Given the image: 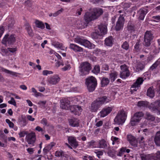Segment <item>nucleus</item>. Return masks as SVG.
Listing matches in <instances>:
<instances>
[{
  "instance_id": "f704fd0d",
  "label": "nucleus",
  "mask_w": 160,
  "mask_h": 160,
  "mask_svg": "<svg viewBox=\"0 0 160 160\" xmlns=\"http://www.w3.org/2000/svg\"><path fill=\"white\" fill-rule=\"evenodd\" d=\"M82 45L89 48H92L91 43L87 40H83Z\"/></svg>"
},
{
  "instance_id": "680f3d73",
  "label": "nucleus",
  "mask_w": 160,
  "mask_h": 160,
  "mask_svg": "<svg viewBox=\"0 0 160 160\" xmlns=\"http://www.w3.org/2000/svg\"><path fill=\"white\" fill-rule=\"evenodd\" d=\"M156 158L158 160H160V151H157L155 153Z\"/></svg>"
},
{
  "instance_id": "423d86ee",
  "label": "nucleus",
  "mask_w": 160,
  "mask_h": 160,
  "mask_svg": "<svg viewBox=\"0 0 160 160\" xmlns=\"http://www.w3.org/2000/svg\"><path fill=\"white\" fill-rule=\"evenodd\" d=\"M16 36L14 34L9 35L8 34L6 35L2 41V43L5 46L7 44L12 45L15 43L16 41Z\"/></svg>"
},
{
  "instance_id": "13d9d810",
  "label": "nucleus",
  "mask_w": 160,
  "mask_h": 160,
  "mask_svg": "<svg viewBox=\"0 0 160 160\" xmlns=\"http://www.w3.org/2000/svg\"><path fill=\"white\" fill-rule=\"evenodd\" d=\"M71 68L70 64H68L65 66L63 68H62V69L63 71H66L70 69Z\"/></svg>"
},
{
  "instance_id": "c9c22d12",
  "label": "nucleus",
  "mask_w": 160,
  "mask_h": 160,
  "mask_svg": "<svg viewBox=\"0 0 160 160\" xmlns=\"http://www.w3.org/2000/svg\"><path fill=\"white\" fill-rule=\"evenodd\" d=\"M160 68V58L158 59L150 68V69L153 70L156 68L158 66Z\"/></svg>"
},
{
  "instance_id": "58836bf2",
  "label": "nucleus",
  "mask_w": 160,
  "mask_h": 160,
  "mask_svg": "<svg viewBox=\"0 0 160 160\" xmlns=\"http://www.w3.org/2000/svg\"><path fill=\"white\" fill-rule=\"evenodd\" d=\"M53 146L49 144L45 147L43 149V152L44 154L47 153L52 148Z\"/></svg>"
},
{
  "instance_id": "5701e85b",
  "label": "nucleus",
  "mask_w": 160,
  "mask_h": 160,
  "mask_svg": "<svg viewBox=\"0 0 160 160\" xmlns=\"http://www.w3.org/2000/svg\"><path fill=\"white\" fill-rule=\"evenodd\" d=\"M127 28L128 31L130 32H134L135 30L134 23L132 21H129L128 23Z\"/></svg>"
},
{
  "instance_id": "4468645a",
  "label": "nucleus",
  "mask_w": 160,
  "mask_h": 160,
  "mask_svg": "<svg viewBox=\"0 0 160 160\" xmlns=\"http://www.w3.org/2000/svg\"><path fill=\"white\" fill-rule=\"evenodd\" d=\"M112 107H105L99 112V115L101 117L104 118L109 114L112 112Z\"/></svg>"
},
{
  "instance_id": "6ab92c4d",
  "label": "nucleus",
  "mask_w": 160,
  "mask_h": 160,
  "mask_svg": "<svg viewBox=\"0 0 160 160\" xmlns=\"http://www.w3.org/2000/svg\"><path fill=\"white\" fill-rule=\"evenodd\" d=\"M61 104V107L63 109L68 110L70 107V101L67 99H64L60 101Z\"/></svg>"
},
{
  "instance_id": "09e8293b",
  "label": "nucleus",
  "mask_w": 160,
  "mask_h": 160,
  "mask_svg": "<svg viewBox=\"0 0 160 160\" xmlns=\"http://www.w3.org/2000/svg\"><path fill=\"white\" fill-rule=\"evenodd\" d=\"M63 11V9L61 8L60 10L55 12V13H53V16L54 17H56L59 14H61Z\"/></svg>"
},
{
  "instance_id": "69168bd1",
  "label": "nucleus",
  "mask_w": 160,
  "mask_h": 160,
  "mask_svg": "<svg viewBox=\"0 0 160 160\" xmlns=\"http://www.w3.org/2000/svg\"><path fill=\"white\" fill-rule=\"evenodd\" d=\"M25 28L26 29V30L30 29L31 28V27L29 24V23L28 22H26L25 24Z\"/></svg>"
},
{
  "instance_id": "e2e57ef3",
  "label": "nucleus",
  "mask_w": 160,
  "mask_h": 160,
  "mask_svg": "<svg viewBox=\"0 0 160 160\" xmlns=\"http://www.w3.org/2000/svg\"><path fill=\"white\" fill-rule=\"evenodd\" d=\"M27 117L28 119L31 121H33L34 120L35 118L32 117V116L30 115H27Z\"/></svg>"
},
{
  "instance_id": "f03ea898",
  "label": "nucleus",
  "mask_w": 160,
  "mask_h": 160,
  "mask_svg": "<svg viewBox=\"0 0 160 160\" xmlns=\"http://www.w3.org/2000/svg\"><path fill=\"white\" fill-rule=\"evenodd\" d=\"M109 101L106 96L96 99L91 103L89 108L90 111L92 112H97L102 104L108 102Z\"/></svg>"
},
{
  "instance_id": "de8ad7c7",
  "label": "nucleus",
  "mask_w": 160,
  "mask_h": 160,
  "mask_svg": "<svg viewBox=\"0 0 160 160\" xmlns=\"http://www.w3.org/2000/svg\"><path fill=\"white\" fill-rule=\"evenodd\" d=\"M144 68V65L142 63H139L137 65L136 69L138 71L142 70Z\"/></svg>"
},
{
  "instance_id": "f8f14e48",
  "label": "nucleus",
  "mask_w": 160,
  "mask_h": 160,
  "mask_svg": "<svg viewBox=\"0 0 160 160\" xmlns=\"http://www.w3.org/2000/svg\"><path fill=\"white\" fill-rule=\"evenodd\" d=\"M125 19L123 15H121L116 22L115 29L117 31H119L123 28Z\"/></svg>"
},
{
  "instance_id": "c756f323",
  "label": "nucleus",
  "mask_w": 160,
  "mask_h": 160,
  "mask_svg": "<svg viewBox=\"0 0 160 160\" xmlns=\"http://www.w3.org/2000/svg\"><path fill=\"white\" fill-rule=\"evenodd\" d=\"M113 38L112 36H110L105 39V43L107 46H111L113 44Z\"/></svg>"
},
{
  "instance_id": "774afa93",
  "label": "nucleus",
  "mask_w": 160,
  "mask_h": 160,
  "mask_svg": "<svg viewBox=\"0 0 160 160\" xmlns=\"http://www.w3.org/2000/svg\"><path fill=\"white\" fill-rule=\"evenodd\" d=\"M152 18L156 20L157 22L160 21V16H153Z\"/></svg>"
},
{
  "instance_id": "338daca9",
  "label": "nucleus",
  "mask_w": 160,
  "mask_h": 160,
  "mask_svg": "<svg viewBox=\"0 0 160 160\" xmlns=\"http://www.w3.org/2000/svg\"><path fill=\"white\" fill-rule=\"evenodd\" d=\"M102 68L105 70H108L109 69V67L107 64H104L102 65Z\"/></svg>"
},
{
  "instance_id": "473e14b6",
  "label": "nucleus",
  "mask_w": 160,
  "mask_h": 160,
  "mask_svg": "<svg viewBox=\"0 0 160 160\" xmlns=\"http://www.w3.org/2000/svg\"><path fill=\"white\" fill-rule=\"evenodd\" d=\"M55 155L57 157L61 156L62 157L68 158V155L65 154L64 152L62 151H57L56 152Z\"/></svg>"
},
{
  "instance_id": "7ed1b4c3",
  "label": "nucleus",
  "mask_w": 160,
  "mask_h": 160,
  "mask_svg": "<svg viewBox=\"0 0 160 160\" xmlns=\"http://www.w3.org/2000/svg\"><path fill=\"white\" fill-rule=\"evenodd\" d=\"M85 84L88 92H92L95 90L97 86V81L95 77L91 76L86 79Z\"/></svg>"
},
{
  "instance_id": "5fc2aeb1",
  "label": "nucleus",
  "mask_w": 160,
  "mask_h": 160,
  "mask_svg": "<svg viewBox=\"0 0 160 160\" xmlns=\"http://www.w3.org/2000/svg\"><path fill=\"white\" fill-rule=\"evenodd\" d=\"M138 105L140 107H145L146 105V103L144 101H139L138 102Z\"/></svg>"
},
{
  "instance_id": "6e6552de",
  "label": "nucleus",
  "mask_w": 160,
  "mask_h": 160,
  "mask_svg": "<svg viewBox=\"0 0 160 160\" xmlns=\"http://www.w3.org/2000/svg\"><path fill=\"white\" fill-rule=\"evenodd\" d=\"M144 80L143 78L141 77L138 78L135 82L131 86V89L130 92L131 94L137 91L138 89V88L140 87V85L142 84Z\"/></svg>"
},
{
  "instance_id": "a18cd8bd",
  "label": "nucleus",
  "mask_w": 160,
  "mask_h": 160,
  "mask_svg": "<svg viewBox=\"0 0 160 160\" xmlns=\"http://www.w3.org/2000/svg\"><path fill=\"white\" fill-rule=\"evenodd\" d=\"M28 133L27 132L23 131H20L18 133V135H19V138H21L22 137H24L25 135H27V134H28Z\"/></svg>"
},
{
  "instance_id": "b1692460",
  "label": "nucleus",
  "mask_w": 160,
  "mask_h": 160,
  "mask_svg": "<svg viewBox=\"0 0 160 160\" xmlns=\"http://www.w3.org/2000/svg\"><path fill=\"white\" fill-rule=\"evenodd\" d=\"M148 12V10L146 9H140L138 13L139 15L138 19L141 20H143L145 16Z\"/></svg>"
},
{
  "instance_id": "20e7f679",
  "label": "nucleus",
  "mask_w": 160,
  "mask_h": 160,
  "mask_svg": "<svg viewBox=\"0 0 160 160\" xmlns=\"http://www.w3.org/2000/svg\"><path fill=\"white\" fill-rule=\"evenodd\" d=\"M91 68L90 64L88 62H86L81 63L79 67L80 75L83 77L88 74Z\"/></svg>"
},
{
  "instance_id": "a878e982",
  "label": "nucleus",
  "mask_w": 160,
  "mask_h": 160,
  "mask_svg": "<svg viewBox=\"0 0 160 160\" xmlns=\"http://www.w3.org/2000/svg\"><path fill=\"white\" fill-rule=\"evenodd\" d=\"M69 125L72 127H78L79 126V120L77 119L72 118L69 120Z\"/></svg>"
},
{
  "instance_id": "aec40b11",
  "label": "nucleus",
  "mask_w": 160,
  "mask_h": 160,
  "mask_svg": "<svg viewBox=\"0 0 160 160\" xmlns=\"http://www.w3.org/2000/svg\"><path fill=\"white\" fill-rule=\"evenodd\" d=\"M153 141L156 146L160 147V131L156 133L154 137Z\"/></svg>"
},
{
  "instance_id": "864d4df0",
  "label": "nucleus",
  "mask_w": 160,
  "mask_h": 160,
  "mask_svg": "<svg viewBox=\"0 0 160 160\" xmlns=\"http://www.w3.org/2000/svg\"><path fill=\"white\" fill-rule=\"evenodd\" d=\"M8 102L11 104H12L14 106H16V102L13 98H11V100L10 101H9Z\"/></svg>"
},
{
  "instance_id": "4be33fe9",
  "label": "nucleus",
  "mask_w": 160,
  "mask_h": 160,
  "mask_svg": "<svg viewBox=\"0 0 160 160\" xmlns=\"http://www.w3.org/2000/svg\"><path fill=\"white\" fill-rule=\"evenodd\" d=\"M98 146L100 148L106 149L108 147V142L104 139H101L98 141Z\"/></svg>"
},
{
  "instance_id": "c03bdc74",
  "label": "nucleus",
  "mask_w": 160,
  "mask_h": 160,
  "mask_svg": "<svg viewBox=\"0 0 160 160\" xmlns=\"http://www.w3.org/2000/svg\"><path fill=\"white\" fill-rule=\"evenodd\" d=\"M122 47L123 49L128 50L129 48V45L127 41H125L122 44Z\"/></svg>"
},
{
  "instance_id": "bb28decb",
  "label": "nucleus",
  "mask_w": 160,
  "mask_h": 160,
  "mask_svg": "<svg viewBox=\"0 0 160 160\" xmlns=\"http://www.w3.org/2000/svg\"><path fill=\"white\" fill-rule=\"evenodd\" d=\"M154 91L152 87H150L147 90V95L149 97L152 98L154 96Z\"/></svg>"
},
{
  "instance_id": "bf43d9fd",
  "label": "nucleus",
  "mask_w": 160,
  "mask_h": 160,
  "mask_svg": "<svg viewBox=\"0 0 160 160\" xmlns=\"http://www.w3.org/2000/svg\"><path fill=\"white\" fill-rule=\"evenodd\" d=\"M41 123L45 126H47L48 124V121L46 118H43L41 121Z\"/></svg>"
},
{
  "instance_id": "412c9836",
  "label": "nucleus",
  "mask_w": 160,
  "mask_h": 160,
  "mask_svg": "<svg viewBox=\"0 0 160 160\" xmlns=\"http://www.w3.org/2000/svg\"><path fill=\"white\" fill-rule=\"evenodd\" d=\"M150 108L152 111H158L160 112V100L154 102L153 105L150 106Z\"/></svg>"
},
{
  "instance_id": "1a4fd4ad",
  "label": "nucleus",
  "mask_w": 160,
  "mask_h": 160,
  "mask_svg": "<svg viewBox=\"0 0 160 160\" xmlns=\"http://www.w3.org/2000/svg\"><path fill=\"white\" fill-rule=\"evenodd\" d=\"M143 116V114L142 112H137L135 113L131 120L130 123L131 126L136 125V123L139 122L141 118Z\"/></svg>"
},
{
  "instance_id": "49530a36",
  "label": "nucleus",
  "mask_w": 160,
  "mask_h": 160,
  "mask_svg": "<svg viewBox=\"0 0 160 160\" xmlns=\"http://www.w3.org/2000/svg\"><path fill=\"white\" fill-rule=\"evenodd\" d=\"M139 43L140 42L139 41H138L136 42L134 46V49L135 51L137 52H138L140 50V44Z\"/></svg>"
},
{
  "instance_id": "f257e3e1",
  "label": "nucleus",
  "mask_w": 160,
  "mask_h": 160,
  "mask_svg": "<svg viewBox=\"0 0 160 160\" xmlns=\"http://www.w3.org/2000/svg\"><path fill=\"white\" fill-rule=\"evenodd\" d=\"M103 13V10L101 8H93L90 12H88L85 13L84 16V21L80 20L77 21V27L79 29H82L86 27L90 22L97 19Z\"/></svg>"
},
{
  "instance_id": "2f4dec72",
  "label": "nucleus",
  "mask_w": 160,
  "mask_h": 160,
  "mask_svg": "<svg viewBox=\"0 0 160 160\" xmlns=\"http://www.w3.org/2000/svg\"><path fill=\"white\" fill-rule=\"evenodd\" d=\"M91 35L92 38L95 39H98L100 37L102 36L96 29H95V31L92 33Z\"/></svg>"
},
{
  "instance_id": "dca6fc26",
  "label": "nucleus",
  "mask_w": 160,
  "mask_h": 160,
  "mask_svg": "<svg viewBox=\"0 0 160 160\" xmlns=\"http://www.w3.org/2000/svg\"><path fill=\"white\" fill-rule=\"evenodd\" d=\"M68 143L71 146L76 148L78 146V142L77 141L75 137L69 136L68 137Z\"/></svg>"
},
{
  "instance_id": "4d7b16f0",
  "label": "nucleus",
  "mask_w": 160,
  "mask_h": 160,
  "mask_svg": "<svg viewBox=\"0 0 160 160\" xmlns=\"http://www.w3.org/2000/svg\"><path fill=\"white\" fill-rule=\"evenodd\" d=\"M83 40L80 38H77L75 40V42L77 43H80L81 45L82 44Z\"/></svg>"
},
{
  "instance_id": "0e129e2a",
  "label": "nucleus",
  "mask_w": 160,
  "mask_h": 160,
  "mask_svg": "<svg viewBox=\"0 0 160 160\" xmlns=\"http://www.w3.org/2000/svg\"><path fill=\"white\" fill-rule=\"evenodd\" d=\"M27 150V152L30 154H31L33 153L34 150L33 148H28Z\"/></svg>"
},
{
  "instance_id": "8fccbe9b",
  "label": "nucleus",
  "mask_w": 160,
  "mask_h": 160,
  "mask_svg": "<svg viewBox=\"0 0 160 160\" xmlns=\"http://www.w3.org/2000/svg\"><path fill=\"white\" fill-rule=\"evenodd\" d=\"M53 73V72L52 71L47 70H44L42 72V74L44 76H47L48 74H51Z\"/></svg>"
},
{
  "instance_id": "6e6d98bb",
  "label": "nucleus",
  "mask_w": 160,
  "mask_h": 160,
  "mask_svg": "<svg viewBox=\"0 0 160 160\" xmlns=\"http://www.w3.org/2000/svg\"><path fill=\"white\" fill-rule=\"evenodd\" d=\"M82 11V8L79 7L78 8L76 12V14H78V15H80L81 14V12Z\"/></svg>"
},
{
  "instance_id": "4c0bfd02",
  "label": "nucleus",
  "mask_w": 160,
  "mask_h": 160,
  "mask_svg": "<svg viewBox=\"0 0 160 160\" xmlns=\"http://www.w3.org/2000/svg\"><path fill=\"white\" fill-rule=\"evenodd\" d=\"M146 118L151 121H153L155 119V117L152 115L150 114L148 112H147L146 113Z\"/></svg>"
},
{
  "instance_id": "0eeeda50",
  "label": "nucleus",
  "mask_w": 160,
  "mask_h": 160,
  "mask_svg": "<svg viewBox=\"0 0 160 160\" xmlns=\"http://www.w3.org/2000/svg\"><path fill=\"white\" fill-rule=\"evenodd\" d=\"M153 38V34L151 31H147L145 33L143 45L146 47L149 46Z\"/></svg>"
},
{
  "instance_id": "37998d69",
  "label": "nucleus",
  "mask_w": 160,
  "mask_h": 160,
  "mask_svg": "<svg viewBox=\"0 0 160 160\" xmlns=\"http://www.w3.org/2000/svg\"><path fill=\"white\" fill-rule=\"evenodd\" d=\"M140 157L142 160H149L150 159L149 155H146L142 154H141Z\"/></svg>"
},
{
  "instance_id": "3c124183",
  "label": "nucleus",
  "mask_w": 160,
  "mask_h": 160,
  "mask_svg": "<svg viewBox=\"0 0 160 160\" xmlns=\"http://www.w3.org/2000/svg\"><path fill=\"white\" fill-rule=\"evenodd\" d=\"M6 122L8 124L9 127L11 128H13L14 126L13 123L11 122L8 119H6Z\"/></svg>"
},
{
  "instance_id": "c85d7f7f",
  "label": "nucleus",
  "mask_w": 160,
  "mask_h": 160,
  "mask_svg": "<svg viewBox=\"0 0 160 160\" xmlns=\"http://www.w3.org/2000/svg\"><path fill=\"white\" fill-rule=\"evenodd\" d=\"M109 79L107 78L103 77L101 80V83L102 87L107 86L109 83Z\"/></svg>"
},
{
  "instance_id": "7c9ffc66",
  "label": "nucleus",
  "mask_w": 160,
  "mask_h": 160,
  "mask_svg": "<svg viewBox=\"0 0 160 160\" xmlns=\"http://www.w3.org/2000/svg\"><path fill=\"white\" fill-rule=\"evenodd\" d=\"M35 23L36 27L41 29H43L45 28V25L43 23L38 20H36L35 22Z\"/></svg>"
},
{
  "instance_id": "393cba45",
  "label": "nucleus",
  "mask_w": 160,
  "mask_h": 160,
  "mask_svg": "<svg viewBox=\"0 0 160 160\" xmlns=\"http://www.w3.org/2000/svg\"><path fill=\"white\" fill-rule=\"evenodd\" d=\"M69 48L75 52H82L83 48H82L73 43H71Z\"/></svg>"
},
{
  "instance_id": "72a5a7b5",
  "label": "nucleus",
  "mask_w": 160,
  "mask_h": 160,
  "mask_svg": "<svg viewBox=\"0 0 160 160\" xmlns=\"http://www.w3.org/2000/svg\"><path fill=\"white\" fill-rule=\"evenodd\" d=\"M118 75V73L115 71L110 73L109 74V78L111 80V82H113L117 78Z\"/></svg>"
},
{
  "instance_id": "79ce46f5",
  "label": "nucleus",
  "mask_w": 160,
  "mask_h": 160,
  "mask_svg": "<svg viewBox=\"0 0 160 160\" xmlns=\"http://www.w3.org/2000/svg\"><path fill=\"white\" fill-rule=\"evenodd\" d=\"M92 72L96 74H97L99 73L100 72V68L98 65H96L94 66L93 69L92 70Z\"/></svg>"
},
{
  "instance_id": "a19ab883",
  "label": "nucleus",
  "mask_w": 160,
  "mask_h": 160,
  "mask_svg": "<svg viewBox=\"0 0 160 160\" xmlns=\"http://www.w3.org/2000/svg\"><path fill=\"white\" fill-rule=\"evenodd\" d=\"M1 70L2 71L6 73L9 74L12 76H16L17 73L15 72L9 71L3 68H2Z\"/></svg>"
},
{
  "instance_id": "052dcab7",
  "label": "nucleus",
  "mask_w": 160,
  "mask_h": 160,
  "mask_svg": "<svg viewBox=\"0 0 160 160\" xmlns=\"http://www.w3.org/2000/svg\"><path fill=\"white\" fill-rule=\"evenodd\" d=\"M7 49L8 51H9L10 52H12V53H13V52H15L17 50V48H8Z\"/></svg>"
},
{
  "instance_id": "e433bc0d",
  "label": "nucleus",
  "mask_w": 160,
  "mask_h": 160,
  "mask_svg": "<svg viewBox=\"0 0 160 160\" xmlns=\"http://www.w3.org/2000/svg\"><path fill=\"white\" fill-rule=\"evenodd\" d=\"M9 22L8 25V29L12 28L15 24V22L14 20L12 18H9Z\"/></svg>"
},
{
  "instance_id": "a211bd4d",
  "label": "nucleus",
  "mask_w": 160,
  "mask_h": 160,
  "mask_svg": "<svg viewBox=\"0 0 160 160\" xmlns=\"http://www.w3.org/2000/svg\"><path fill=\"white\" fill-rule=\"evenodd\" d=\"M69 108L71 112L73 113L75 115L79 114L78 112H81L82 110L80 106L77 105L71 106Z\"/></svg>"
},
{
  "instance_id": "ea45409f",
  "label": "nucleus",
  "mask_w": 160,
  "mask_h": 160,
  "mask_svg": "<svg viewBox=\"0 0 160 160\" xmlns=\"http://www.w3.org/2000/svg\"><path fill=\"white\" fill-rule=\"evenodd\" d=\"M52 45L57 48H63L62 44L57 42L53 41L52 42Z\"/></svg>"
},
{
  "instance_id": "9b49d317",
  "label": "nucleus",
  "mask_w": 160,
  "mask_h": 160,
  "mask_svg": "<svg viewBox=\"0 0 160 160\" xmlns=\"http://www.w3.org/2000/svg\"><path fill=\"white\" fill-rule=\"evenodd\" d=\"M121 71L120 72V77L122 79H125L130 75V72L127 66L125 64L120 66Z\"/></svg>"
},
{
  "instance_id": "9d476101",
  "label": "nucleus",
  "mask_w": 160,
  "mask_h": 160,
  "mask_svg": "<svg viewBox=\"0 0 160 160\" xmlns=\"http://www.w3.org/2000/svg\"><path fill=\"white\" fill-rule=\"evenodd\" d=\"M25 140L28 144L34 146L36 140L35 133L33 132L28 133L26 136Z\"/></svg>"
},
{
  "instance_id": "603ef678",
  "label": "nucleus",
  "mask_w": 160,
  "mask_h": 160,
  "mask_svg": "<svg viewBox=\"0 0 160 160\" xmlns=\"http://www.w3.org/2000/svg\"><path fill=\"white\" fill-rule=\"evenodd\" d=\"M95 153L98 158H100V156H102L103 154V152L101 151L97 150V151L95 152Z\"/></svg>"
},
{
  "instance_id": "ddd939ff",
  "label": "nucleus",
  "mask_w": 160,
  "mask_h": 160,
  "mask_svg": "<svg viewBox=\"0 0 160 160\" xmlns=\"http://www.w3.org/2000/svg\"><path fill=\"white\" fill-rule=\"evenodd\" d=\"M60 78L58 75L55 74L49 78L47 80L48 83L51 85H56L60 81Z\"/></svg>"
},
{
  "instance_id": "f3484780",
  "label": "nucleus",
  "mask_w": 160,
  "mask_h": 160,
  "mask_svg": "<svg viewBox=\"0 0 160 160\" xmlns=\"http://www.w3.org/2000/svg\"><path fill=\"white\" fill-rule=\"evenodd\" d=\"M95 29L102 35L106 34L107 32V27L105 25L101 24L95 27Z\"/></svg>"
},
{
  "instance_id": "39448f33",
  "label": "nucleus",
  "mask_w": 160,
  "mask_h": 160,
  "mask_svg": "<svg viewBox=\"0 0 160 160\" xmlns=\"http://www.w3.org/2000/svg\"><path fill=\"white\" fill-rule=\"evenodd\" d=\"M127 115L123 110L120 111L114 119L115 123L118 125L123 124L125 122Z\"/></svg>"
},
{
  "instance_id": "cd10ccee",
  "label": "nucleus",
  "mask_w": 160,
  "mask_h": 160,
  "mask_svg": "<svg viewBox=\"0 0 160 160\" xmlns=\"http://www.w3.org/2000/svg\"><path fill=\"white\" fill-rule=\"evenodd\" d=\"M18 121L21 122L23 127L25 126L28 123L25 117L23 115H21V117L19 118Z\"/></svg>"
},
{
  "instance_id": "2eb2a0df",
  "label": "nucleus",
  "mask_w": 160,
  "mask_h": 160,
  "mask_svg": "<svg viewBox=\"0 0 160 160\" xmlns=\"http://www.w3.org/2000/svg\"><path fill=\"white\" fill-rule=\"evenodd\" d=\"M128 141L132 146L136 147L138 146V141L136 137L131 134H128L127 136Z\"/></svg>"
}]
</instances>
